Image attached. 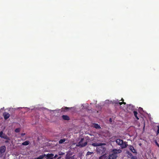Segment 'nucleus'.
<instances>
[{"label":"nucleus","mask_w":159,"mask_h":159,"mask_svg":"<svg viewBox=\"0 0 159 159\" xmlns=\"http://www.w3.org/2000/svg\"><path fill=\"white\" fill-rule=\"evenodd\" d=\"M122 152L120 149H114L112 151V153L109 156L108 159H116L117 157L118 153H119Z\"/></svg>","instance_id":"1"},{"label":"nucleus","mask_w":159,"mask_h":159,"mask_svg":"<svg viewBox=\"0 0 159 159\" xmlns=\"http://www.w3.org/2000/svg\"><path fill=\"white\" fill-rule=\"evenodd\" d=\"M116 142L118 145L121 146L122 148H126L128 145L127 142H124L122 140L119 139H116Z\"/></svg>","instance_id":"2"},{"label":"nucleus","mask_w":159,"mask_h":159,"mask_svg":"<svg viewBox=\"0 0 159 159\" xmlns=\"http://www.w3.org/2000/svg\"><path fill=\"white\" fill-rule=\"evenodd\" d=\"M106 150V148L102 146H99L97 148V153L100 154H102L104 153Z\"/></svg>","instance_id":"3"},{"label":"nucleus","mask_w":159,"mask_h":159,"mask_svg":"<svg viewBox=\"0 0 159 159\" xmlns=\"http://www.w3.org/2000/svg\"><path fill=\"white\" fill-rule=\"evenodd\" d=\"M84 140V138H82L77 146L80 148H82L85 147L87 145V142H85L84 143H82Z\"/></svg>","instance_id":"4"},{"label":"nucleus","mask_w":159,"mask_h":159,"mask_svg":"<svg viewBox=\"0 0 159 159\" xmlns=\"http://www.w3.org/2000/svg\"><path fill=\"white\" fill-rule=\"evenodd\" d=\"M6 150V147L5 146H2L0 147V157H2Z\"/></svg>","instance_id":"5"},{"label":"nucleus","mask_w":159,"mask_h":159,"mask_svg":"<svg viewBox=\"0 0 159 159\" xmlns=\"http://www.w3.org/2000/svg\"><path fill=\"white\" fill-rule=\"evenodd\" d=\"M72 154L70 152H67L66 156V159H73L74 158V156H72Z\"/></svg>","instance_id":"6"},{"label":"nucleus","mask_w":159,"mask_h":159,"mask_svg":"<svg viewBox=\"0 0 159 159\" xmlns=\"http://www.w3.org/2000/svg\"><path fill=\"white\" fill-rule=\"evenodd\" d=\"M3 116L4 119L6 120L10 117V115L7 112H5L3 113Z\"/></svg>","instance_id":"7"},{"label":"nucleus","mask_w":159,"mask_h":159,"mask_svg":"<svg viewBox=\"0 0 159 159\" xmlns=\"http://www.w3.org/2000/svg\"><path fill=\"white\" fill-rule=\"evenodd\" d=\"M129 149L133 153H135L136 154H137V152L136 150L134 148V147L131 145L129 146Z\"/></svg>","instance_id":"8"},{"label":"nucleus","mask_w":159,"mask_h":159,"mask_svg":"<svg viewBox=\"0 0 159 159\" xmlns=\"http://www.w3.org/2000/svg\"><path fill=\"white\" fill-rule=\"evenodd\" d=\"M105 143H92V145L94 147H99V146H102V145H105Z\"/></svg>","instance_id":"9"},{"label":"nucleus","mask_w":159,"mask_h":159,"mask_svg":"<svg viewBox=\"0 0 159 159\" xmlns=\"http://www.w3.org/2000/svg\"><path fill=\"white\" fill-rule=\"evenodd\" d=\"M54 156V154L52 153H48L45 156L46 157L47 159H52Z\"/></svg>","instance_id":"10"},{"label":"nucleus","mask_w":159,"mask_h":159,"mask_svg":"<svg viewBox=\"0 0 159 159\" xmlns=\"http://www.w3.org/2000/svg\"><path fill=\"white\" fill-rule=\"evenodd\" d=\"M127 107L129 109L131 110H134V107L132 105L129 104L127 106Z\"/></svg>","instance_id":"11"},{"label":"nucleus","mask_w":159,"mask_h":159,"mask_svg":"<svg viewBox=\"0 0 159 159\" xmlns=\"http://www.w3.org/2000/svg\"><path fill=\"white\" fill-rule=\"evenodd\" d=\"M62 117L64 120H70L69 117L67 115H62Z\"/></svg>","instance_id":"12"},{"label":"nucleus","mask_w":159,"mask_h":159,"mask_svg":"<svg viewBox=\"0 0 159 159\" xmlns=\"http://www.w3.org/2000/svg\"><path fill=\"white\" fill-rule=\"evenodd\" d=\"M93 127L95 128L96 129H100L101 128V127L97 123H94L93 125Z\"/></svg>","instance_id":"13"},{"label":"nucleus","mask_w":159,"mask_h":159,"mask_svg":"<svg viewBox=\"0 0 159 159\" xmlns=\"http://www.w3.org/2000/svg\"><path fill=\"white\" fill-rule=\"evenodd\" d=\"M46 155L45 154H44L43 155H41L38 157L35 158L34 159H43L44 157H45Z\"/></svg>","instance_id":"14"},{"label":"nucleus","mask_w":159,"mask_h":159,"mask_svg":"<svg viewBox=\"0 0 159 159\" xmlns=\"http://www.w3.org/2000/svg\"><path fill=\"white\" fill-rule=\"evenodd\" d=\"M30 141H26L22 143V144L24 146H27L30 144Z\"/></svg>","instance_id":"15"},{"label":"nucleus","mask_w":159,"mask_h":159,"mask_svg":"<svg viewBox=\"0 0 159 159\" xmlns=\"http://www.w3.org/2000/svg\"><path fill=\"white\" fill-rule=\"evenodd\" d=\"M107 156L106 154H104L99 158V159H107Z\"/></svg>","instance_id":"16"},{"label":"nucleus","mask_w":159,"mask_h":159,"mask_svg":"<svg viewBox=\"0 0 159 159\" xmlns=\"http://www.w3.org/2000/svg\"><path fill=\"white\" fill-rule=\"evenodd\" d=\"M2 138L8 140H10V138L8 137L7 135H6L5 134H4L3 135V136H2Z\"/></svg>","instance_id":"17"},{"label":"nucleus","mask_w":159,"mask_h":159,"mask_svg":"<svg viewBox=\"0 0 159 159\" xmlns=\"http://www.w3.org/2000/svg\"><path fill=\"white\" fill-rule=\"evenodd\" d=\"M133 112H134V115L135 117L136 118L137 120H139V118L137 116V115L138 114L137 112L136 111H133Z\"/></svg>","instance_id":"18"},{"label":"nucleus","mask_w":159,"mask_h":159,"mask_svg":"<svg viewBox=\"0 0 159 159\" xmlns=\"http://www.w3.org/2000/svg\"><path fill=\"white\" fill-rule=\"evenodd\" d=\"M65 139H61L59 141V144H62L66 141Z\"/></svg>","instance_id":"19"},{"label":"nucleus","mask_w":159,"mask_h":159,"mask_svg":"<svg viewBox=\"0 0 159 159\" xmlns=\"http://www.w3.org/2000/svg\"><path fill=\"white\" fill-rule=\"evenodd\" d=\"M70 108L65 107L64 108H62V111H67Z\"/></svg>","instance_id":"20"},{"label":"nucleus","mask_w":159,"mask_h":159,"mask_svg":"<svg viewBox=\"0 0 159 159\" xmlns=\"http://www.w3.org/2000/svg\"><path fill=\"white\" fill-rule=\"evenodd\" d=\"M127 153L128 154V155L129 156V157H130L131 158L134 156L132 155L131 153L129 152L128 151L127 152Z\"/></svg>","instance_id":"21"},{"label":"nucleus","mask_w":159,"mask_h":159,"mask_svg":"<svg viewBox=\"0 0 159 159\" xmlns=\"http://www.w3.org/2000/svg\"><path fill=\"white\" fill-rule=\"evenodd\" d=\"M20 131V129L19 128H16L15 129V132L16 133H19Z\"/></svg>","instance_id":"22"},{"label":"nucleus","mask_w":159,"mask_h":159,"mask_svg":"<svg viewBox=\"0 0 159 159\" xmlns=\"http://www.w3.org/2000/svg\"><path fill=\"white\" fill-rule=\"evenodd\" d=\"M93 153V152H90L89 151L87 152V153L86 154V155L87 156L89 155H91V154H92Z\"/></svg>","instance_id":"23"},{"label":"nucleus","mask_w":159,"mask_h":159,"mask_svg":"<svg viewBox=\"0 0 159 159\" xmlns=\"http://www.w3.org/2000/svg\"><path fill=\"white\" fill-rule=\"evenodd\" d=\"M157 135H158L159 134V126H157Z\"/></svg>","instance_id":"24"},{"label":"nucleus","mask_w":159,"mask_h":159,"mask_svg":"<svg viewBox=\"0 0 159 159\" xmlns=\"http://www.w3.org/2000/svg\"><path fill=\"white\" fill-rule=\"evenodd\" d=\"M64 154H65V153H63L62 152H59V155H63Z\"/></svg>","instance_id":"25"},{"label":"nucleus","mask_w":159,"mask_h":159,"mask_svg":"<svg viewBox=\"0 0 159 159\" xmlns=\"http://www.w3.org/2000/svg\"><path fill=\"white\" fill-rule=\"evenodd\" d=\"M3 136V132L2 131L0 132V137L2 138Z\"/></svg>","instance_id":"26"},{"label":"nucleus","mask_w":159,"mask_h":159,"mask_svg":"<svg viewBox=\"0 0 159 159\" xmlns=\"http://www.w3.org/2000/svg\"><path fill=\"white\" fill-rule=\"evenodd\" d=\"M139 111H143V109L141 107H140L139 109Z\"/></svg>","instance_id":"27"},{"label":"nucleus","mask_w":159,"mask_h":159,"mask_svg":"<svg viewBox=\"0 0 159 159\" xmlns=\"http://www.w3.org/2000/svg\"><path fill=\"white\" fill-rule=\"evenodd\" d=\"M131 159H137L136 157L133 156L131 158Z\"/></svg>","instance_id":"28"},{"label":"nucleus","mask_w":159,"mask_h":159,"mask_svg":"<svg viewBox=\"0 0 159 159\" xmlns=\"http://www.w3.org/2000/svg\"><path fill=\"white\" fill-rule=\"evenodd\" d=\"M25 133H22L21 134V135L22 136L25 135Z\"/></svg>","instance_id":"29"},{"label":"nucleus","mask_w":159,"mask_h":159,"mask_svg":"<svg viewBox=\"0 0 159 159\" xmlns=\"http://www.w3.org/2000/svg\"><path fill=\"white\" fill-rule=\"evenodd\" d=\"M118 103L120 104V105H121L123 104V102H119Z\"/></svg>","instance_id":"30"},{"label":"nucleus","mask_w":159,"mask_h":159,"mask_svg":"<svg viewBox=\"0 0 159 159\" xmlns=\"http://www.w3.org/2000/svg\"><path fill=\"white\" fill-rule=\"evenodd\" d=\"M9 140H6V141H5V143H8L9 142Z\"/></svg>","instance_id":"31"},{"label":"nucleus","mask_w":159,"mask_h":159,"mask_svg":"<svg viewBox=\"0 0 159 159\" xmlns=\"http://www.w3.org/2000/svg\"><path fill=\"white\" fill-rule=\"evenodd\" d=\"M156 143L157 145L159 147V144L157 143V142H156Z\"/></svg>","instance_id":"32"},{"label":"nucleus","mask_w":159,"mask_h":159,"mask_svg":"<svg viewBox=\"0 0 159 159\" xmlns=\"http://www.w3.org/2000/svg\"><path fill=\"white\" fill-rule=\"evenodd\" d=\"M57 156H58V155H56L54 156V158H56V157H57Z\"/></svg>","instance_id":"33"},{"label":"nucleus","mask_w":159,"mask_h":159,"mask_svg":"<svg viewBox=\"0 0 159 159\" xmlns=\"http://www.w3.org/2000/svg\"><path fill=\"white\" fill-rule=\"evenodd\" d=\"M121 100L122 101V102H123L124 101V100L123 98H122Z\"/></svg>","instance_id":"34"},{"label":"nucleus","mask_w":159,"mask_h":159,"mask_svg":"<svg viewBox=\"0 0 159 159\" xmlns=\"http://www.w3.org/2000/svg\"><path fill=\"white\" fill-rule=\"evenodd\" d=\"M123 104H124L125 105L126 104V103L125 102H123Z\"/></svg>","instance_id":"35"},{"label":"nucleus","mask_w":159,"mask_h":159,"mask_svg":"<svg viewBox=\"0 0 159 159\" xmlns=\"http://www.w3.org/2000/svg\"><path fill=\"white\" fill-rule=\"evenodd\" d=\"M111 118H110V119H109L110 121H111Z\"/></svg>","instance_id":"36"},{"label":"nucleus","mask_w":159,"mask_h":159,"mask_svg":"<svg viewBox=\"0 0 159 159\" xmlns=\"http://www.w3.org/2000/svg\"><path fill=\"white\" fill-rule=\"evenodd\" d=\"M61 158V157H59V158H58V159H59V158Z\"/></svg>","instance_id":"37"}]
</instances>
